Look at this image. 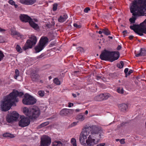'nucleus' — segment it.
<instances>
[{"label":"nucleus","instance_id":"nucleus-19","mask_svg":"<svg viewBox=\"0 0 146 146\" xmlns=\"http://www.w3.org/2000/svg\"><path fill=\"white\" fill-rule=\"evenodd\" d=\"M118 107L121 111L125 112L128 106L126 104H122L119 105Z\"/></svg>","mask_w":146,"mask_h":146},{"label":"nucleus","instance_id":"nucleus-22","mask_svg":"<svg viewBox=\"0 0 146 146\" xmlns=\"http://www.w3.org/2000/svg\"><path fill=\"white\" fill-rule=\"evenodd\" d=\"M40 146H46V135H43L41 138Z\"/></svg>","mask_w":146,"mask_h":146},{"label":"nucleus","instance_id":"nucleus-64","mask_svg":"<svg viewBox=\"0 0 146 146\" xmlns=\"http://www.w3.org/2000/svg\"><path fill=\"white\" fill-rule=\"evenodd\" d=\"M5 30L4 29H2L0 27V32H1L3 31H5Z\"/></svg>","mask_w":146,"mask_h":146},{"label":"nucleus","instance_id":"nucleus-40","mask_svg":"<svg viewBox=\"0 0 146 146\" xmlns=\"http://www.w3.org/2000/svg\"><path fill=\"white\" fill-rule=\"evenodd\" d=\"M15 75L14 77L15 79H17V78L19 75V70L18 69H16L15 71Z\"/></svg>","mask_w":146,"mask_h":146},{"label":"nucleus","instance_id":"nucleus-41","mask_svg":"<svg viewBox=\"0 0 146 146\" xmlns=\"http://www.w3.org/2000/svg\"><path fill=\"white\" fill-rule=\"evenodd\" d=\"M77 51L78 52H84V49L81 47H78L77 48Z\"/></svg>","mask_w":146,"mask_h":146},{"label":"nucleus","instance_id":"nucleus-37","mask_svg":"<svg viewBox=\"0 0 146 146\" xmlns=\"http://www.w3.org/2000/svg\"><path fill=\"white\" fill-rule=\"evenodd\" d=\"M38 95L41 97H43L44 95V92L42 90H40L38 92Z\"/></svg>","mask_w":146,"mask_h":146},{"label":"nucleus","instance_id":"nucleus-28","mask_svg":"<svg viewBox=\"0 0 146 146\" xmlns=\"http://www.w3.org/2000/svg\"><path fill=\"white\" fill-rule=\"evenodd\" d=\"M77 118L79 121H82L85 119V116L82 114H80L77 116Z\"/></svg>","mask_w":146,"mask_h":146},{"label":"nucleus","instance_id":"nucleus-13","mask_svg":"<svg viewBox=\"0 0 146 146\" xmlns=\"http://www.w3.org/2000/svg\"><path fill=\"white\" fill-rule=\"evenodd\" d=\"M83 130L79 137V141L81 144H83L84 143L85 139H87V136L89 135L86 131L84 130V128Z\"/></svg>","mask_w":146,"mask_h":146},{"label":"nucleus","instance_id":"nucleus-62","mask_svg":"<svg viewBox=\"0 0 146 146\" xmlns=\"http://www.w3.org/2000/svg\"><path fill=\"white\" fill-rule=\"evenodd\" d=\"M121 46L120 45H119L117 47V49L118 50H119L120 49H121Z\"/></svg>","mask_w":146,"mask_h":146},{"label":"nucleus","instance_id":"nucleus-21","mask_svg":"<svg viewBox=\"0 0 146 146\" xmlns=\"http://www.w3.org/2000/svg\"><path fill=\"white\" fill-rule=\"evenodd\" d=\"M29 23L31 27L35 29L36 30L38 29V25L34 22L32 21V19L29 21Z\"/></svg>","mask_w":146,"mask_h":146},{"label":"nucleus","instance_id":"nucleus-29","mask_svg":"<svg viewBox=\"0 0 146 146\" xmlns=\"http://www.w3.org/2000/svg\"><path fill=\"white\" fill-rule=\"evenodd\" d=\"M103 33L107 36L111 35L110 32L107 28L103 29Z\"/></svg>","mask_w":146,"mask_h":146},{"label":"nucleus","instance_id":"nucleus-9","mask_svg":"<svg viewBox=\"0 0 146 146\" xmlns=\"http://www.w3.org/2000/svg\"><path fill=\"white\" fill-rule=\"evenodd\" d=\"M24 94L23 92H19L16 90H14L13 91L11 92L8 96L15 103L16 102H18L19 101L18 99L17 98V96L21 97Z\"/></svg>","mask_w":146,"mask_h":146},{"label":"nucleus","instance_id":"nucleus-33","mask_svg":"<svg viewBox=\"0 0 146 146\" xmlns=\"http://www.w3.org/2000/svg\"><path fill=\"white\" fill-rule=\"evenodd\" d=\"M36 0H28V5H31L36 2Z\"/></svg>","mask_w":146,"mask_h":146},{"label":"nucleus","instance_id":"nucleus-58","mask_svg":"<svg viewBox=\"0 0 146 146\" xmlns=\"http://www.w3.org/2000/svg\"><path fill=\"white\" fill-rule=\"evenodd\" d=\"M74 105V104L73 103H68V107H71L72 106H73Z\"/></svg>","mask_w":146,"mask_h":146},{"label":"nucleus","instance_id":"nucleus-26","mask_svg":"<svg viewBox=\"0 0 146 146\" xmlns=\"http://www.w3.org/2000/svg\"><path fill=\"white\" fill-rule=\"evenodd\" d=\"M62 144L60 141H55L52 143V146H62Z\"/></svg>","mask_w":146,"mask_h":146},{"label":"nucleus","instance_id":"nucleus-31","mask_svg":"<svg viewBox=\"0 0 146 146\" xmlns=\"http://www.w3.org/2000/svg\"><path fill=\"white\" fill-rule=\"evenodd\" d=\"M11 35H17L18 36L20 35V33L14 30H11Z\"/></svg>","mask_w":146,"mask_h":146},{"label":"nucleus","instance_id":"nucleus-36","mask_svg":"<svg viewBox=\"0 0 146 146\" xmlns=\"http://www.w3.org/2000/svg\"><path fill=\"white\" fill-rule=\"evenodd\" d=\"M117 66L120 68H122L124 66V63L123 61H121L117 65Z\"/></svg>","mask_w":146,"mask_h":146},{"label":"nucleus","instance_id":"nucleus-1","mask_svg":"<svg viewBox=\"0 0 146 146\" xmlns=\"http://www.w3.org/2000/svg\"><path fill=\"white\" fill-rule=\"evenodd\" d=\"M130 10L133 15L129 19L131 24L135 23L137 17L146 16V0H134L131 4Z\"/></svg>","mask_w":146,"mask_h":146},{"label":"nucleus","instance_id":"nucleus-56","mask_svg":"<svg viewBox=\"0 0 146 146\" xmlns=\"http://www.w3.org/2000/svg\"><path fill=\"white\" fill-rule=\"evenodd\" d=\"M52 125H50L46 127V129H51L52 127Z\"/></svg>","mask_w":146,"mask_h":146},{"label":"nucleus","instance_id":"nucleus-6","mask_svg":"<svg viewBox=\"0 0 146 146\" xmlns=\"http://www.w3.org/2000/svg\"><path fill=\"white\" fill-rule=\"evenodd\" d=\"M37 41V39L36 36H31L29 38V39H28L23 47V48L25 50L29 48H32L33 46L35 45Z\"/></svg>","mask_w":146,"mask_h":146},{"label":"nucleus","instance_id":"nucleus-11","mask_svg":"<svg viewBox=\"0 0 146 146\" xmlns=\"http://www.w3.org/2000/svg\"><path fill=\"white\" fill-rule=\"evenodd\" d=\"M30 123V121L29 118L24 117H21V120L19 121V126L24 127L28 126Z\"/></svg>","mask_w":146,"mask_h":146},{"label":"nucleus","instance_id":"nucleus-3","mask_svg":"<svg viewBox=\"0 0 146 146\" xmlns=\"http://www.w3.org/2000/svg\"><path fill=\"white\" fill-rule=\"evenodd\" d=\"M119 56V53L118 51L111 52L104 50L102 52L100 58L102 60L112 62L118 59Z\"/></svg>","mask_w":146,"mask_h":146},{"label":"nucleus","instance_id":"nucleus-46","mask_svg":"<svg viewBox=\"0 0 146 146\" xmlns=\"http://www.w3.org/2000/svg\"><path fill=\"white\" fill-rule=\"evenodd\" d=\"M58 5L56 3H55L53 4V11H56L57 9Z\"/></svg>","mask_w":146,"mask_h":146},{"label":"nucleus","instance_id":"nucleus-32","mask_svg":"<svg viewBox=\"0 0 146 146\" xmlns=\"http://www.w3.org/2000/svg\"><path fill=\"white\" fill-rule=\"evenodd\" d=\"M54 82L57 85H60V82L59 79L57 78H55L53 80Z\"/></svg>","mask_w":146,"mask_h":146},{"label":"nucleus","instance_id":"nucleus-25","mask_svg":"<svg viewBox=\"0 0 146 146\" xmlns=\"http://www.w3.org/2000/svg\"><path fill=\"white\" fill-rule=\"evenodd\" d=\"M3 136L4 137H9L11 138H13L15 137L13 134L8 133H4L3 134Z\"/></svg>","mask_w":146,"mask_h":146},{"label":"nucleus","instance_id":"nucleus-57","mask_svg":"<svg viewBox=\"0 0 146 146\" xmlns=\"http://www.w3.org/2000/svg\"><path fill=\"white\" fill-rule=\"evenodd\" d=\"M120 143L121 144H124L125 143L124 139H122L120 141Z\"/></svg>","mask_w":146,"mask_h":146},{"label":"nucleus","instance_id":"nucleus-51","mask_svg":"<svg viewBox=\"0 0 146 146\" xmlns=\"http://www.w3.org/2000/svg\"><path fill=\"white\" fill-rule=\"evenodd\" d=\"M46 122H44L41 124L39 126V128H40L46 126Z\"/></svg>","mask_w":146,"mask_h":146},{"label":"nucleus","instance_id":"nucleus-18","mask_svg":"<svg viewBox=\"0 0 146 146\" xmlns=\"http://www.w3.org/2000/svg\"><path fill=\"white\" fill-rule=\"evenodd\" d=\"M55 24V23L54 19L52 18L50 20V22H48L47 24H46V27L52 30L54 29Z\"/></svg>","mask_w":146,"mask_h":146},{"label":"nucleus","instance_id":"nucleus-38","mask_svg":"<svg viewBox=\"0 0 146 146\" xmlns=\"http://www.w3.org/2000/svg\"><path fill=\"white\" fill-rule=\"evenodd\" d=\"M19 2L22 4L28 5V0H20Z\"/></svg>","mask_w":146,"mask_h":146},{"label":"nucleus","instance_id":"nucleus-47","mask_svg":"<svg viewBox=\"0 0 146 146\" xmlns=\"http://www.w3.org/2000/svg\"><path fill=\"white\" fill-rule=\"evenodd\" d=\"M102 77V75L100 74L96 76V79L97 80H99L100 79H101Z\"/></svg>","mask_w":146,"mask_h":146},{"label":"nucleus","instance_id":"nucleus-7","mask_svg":"<svg viewBox=\"0 0 146 146\" xmlns=\"http://www.w3.org/2000/svg\"><path fill=\"white\" fill-rule=\"evenodd\" d=\"M36 100L35 98L28 93L25 94L24 98L22 100L24 104L29 105L35 104L36 103Z\"/></svg>","mask_w":146,"mask_h":146},{"label":"nucleus","instance_id":"nucleus-30","mask_svg":"<svg viewBox=\"0 0 146 146\" xmlns=\"http://www.w3.org/2000/svg\"><path fill=\"white\" fill-rule=\"evenodd\" d=\"M8 2L10 5H14L15 8H17L18 7V5L16 4L15 2L13 0H9Z\"/></svg>","mask_w":146,"mask_h":146},{"label":"nucleus","instance_id":"nucleus-60","mask_svg":"<svg viewBox=\"0 0 146 146\" xmlns=\"http://www.w3.org/2000/svg\"><path fill=\"white\" fill-rule=\"evenodd\" d=\"M133 72V70H130L129 72H128V73H127V74H128V75H130V74H131L132 73V72Z\"/></svg>","mask_w":146,"mask_h":146},{"label":"nucleus","instance_id":"nucleus-59","mask_svg":"<svg viewBox=\"0 0 146 146\" xmlns=\"http://www.w3.org/2000/svg\"><path fill=\"white\" fill-rule=\"evenodd\" d=\"M135 56L136 57H139V56H142V55L141 54V52H140V53H139L138 54H136L135 55Z\"/></svg>","mask_w":146,"mask_h":146},{"label":"nucleus","instance_id":"nucleus-54","mask_svg":"<svg viewBox=\"0 0 146 146\" xmlns=\"http://www.w3.org/2000/svg\"><path fill=\"white\" fill-rule=\"evenodd\" d=\"M105 145V143H100L97 145V146H104Z\"/></svg>","mask_w":146,"mask_h":146},{"label":"nucleus","instance_id":"nucleus-52","mask_svg":"<svg viewBox=\"0 0 146 146\" xmlns=\"http://www.w3.org/2000/svg\"><path fill=\"white\" fill-rule=\"evenodd\" d=\"M36 70H34V71H32L31 72V75H36L37 74H36Z\"/></svg>","mask_w":146,"mask_h":146},{"label":"nucleus","instance_id":"nucleus-4","mask_svg":"<svg viewBox=\"0 0 146 146\" xmlns=\"http://www.w3.org/2000/svg\"><path fill=\"white\" fill-rule=\"evenodd\" d=\"M23 110L24 113L31 119L37 118L40 114L39 109L36 106H33L30 110L27 108H24Z\"/></svg>","mask_w":146,"mask_h":146},{"label":"nucleus","instance_id":"nucleus-16","mask_svg":"<svg viewBox=\"0 0 146 146\" xmlns=\"http://www.w3.org/2000/svg\"><path fill=\"white\" fill-rule=\"evenodd\" d=\"M93 138L90 135H89L88 139L86 140V142L88 146H91L94 145L96 143H95L94 139H92Z\"/></svg>","mask_w":146,"mask_h":146},{"label":"nucleus","instance_id":"nucleus-24","mask_svg":"<svg viewBox=\"0 0 146 146\" xmlns=\"http://www.w3.org/2000/svg\"><path fill=\"white\" fill-rule=\"evenodd\" d=\"M6 120L7 122L9 123H10L13 122L14 121H15L12 117L11 116L10 114L8 115L7 116Z\"/></svg>","mask_w":146,"mask_h":146},{"label":"nucleus","instance_id":"nucleus-55","mask_svg":"<svg viewBox=\"0 0 146 146\" xmlns=\"http://www.w3.org/2000/svg\"><path fill=\"white\" fill-rule=\"evenodd\" d=\"M77 124V123L76 122H74L71 124L70 126L71 127H73V126L76 125Z\"/></svg>","mask_w":146,"mask_h":146},{"label":"nucleus","instance_id":"nucleus-44","mask_svg":"<svg viewBox=\"0 0 146 146\" xmlns=\"http://www.w3.org/2000/svg\"><path fill=\"white\" fill-rule=\"evenodd\" d=\"M141 52L142 56H144L146 55V49H143L141 48Z\"/></svg>","mask_w":146,"mask_h":146},{"label":"nucleus","instance_id":"nucleus-20","mask_svg":"<svg viewBox=\"0 0 146 146\" xmlns=\"http://www.w3.org/2000/svg\"><path fill=\"white\" fill-rule=\"evenodd\" d=\"M10 115L15 121H17L19 117V114L16 111H13Z\"/></svg>","mask_w":146,"mask_h":146},{"label":"nucleus","instance_id":"nucleus-10","mask_svg":"<svg viewBox=\"0 0 146 146\" xmlns=\"http://www.w3.org/2000/svg\"><path fill=\"white\" fill-rule=\"evenodd\" d=\"M46 44V36H42L40 39L39 43L35 47V49L36 53L41 51Z\"/></svg>","mask_w":146,"mask_h":146},{"label":"nucleus","instance_id":"nucleus-5","mask_svg":"<svg viewBox=\"0 0 146 146\" xmlns=\"http://www.w3.org/2000/svg\"><path fill=\"white\" fill-rule=\"evenodd\" d=\"M8 95L4 98L1 105V110L3 111H6L9 110L13 105L16 106L15 103Z\"/></svg>","mask_w":146,"mask_h":146},{"label":"nucleus","instance_id":"nucleus-8","mask_svg":"<svg viewBox=\"0 0 146 146\" xmlns=\"http://www.w3.org/2000/svg\"><path fill=\"white\" fill-rule=\"evenodd\" d=\"M130 28L133 31L134 30H136L138 32L146 34V19L140 24V26L138 25H134L133 26H130Z\"/></svg>","mask_w":146,"mask_h":146},{"label":"nucleus","instance_id":"nucleus-53","mask_svg":"<svg viewBox=\"0 0 146 146\" xmlns=\"http://www.w3.org/2000/svg\"><path fill=\"white\" fill-rule=\"evenodd\" d=\"M62 18H64V19H65L66 20V19L67 18L68 16L64 14L63 16H62Z\"/></svg>","mask_w":146,"mask_h":146},{"label":"nucleus","instance_id":"nucleus-39","mask_svg":"<svg viewBox=\"0 0 146 146\" xmlns=\"http://www.w3.org/2000/svg\"><path fill=\"white\" fill-rule=\"evenodd\" d=\"M117 91V92L120 94H123L124 92V90L122 88H118Z\"/></svg>","mask_w":146,"mask_h":146},{"label":"nucleus","instance_id":"nucleus-43","mask_svg":"<svg viewBox=\"0 0 146 146\" xmlns=\"http://www.w3.org/2000/svg\"><path fill=\"white\" fill-rule=\"evenodd\" d=\"M65 21L64 18H62V16H60L58 19V21L60 22H63Z\"/></svg>","mask_w":146,"mask_h":146},{"label":"nucleus","instance_id":"nucleus-50","mask_svg":"<svg viewBox=\"0 0 146 146\" xmlns=\"http://www.w3.org/2000/svg\"><path fill=\"white\" fill-rule=\"evenodd\" d=\"M56 44V43L54 42H52L49 45V46L50 47H51L55 45Z\"/></svg>","mask_w":146,"mask_h":146},{"label":"nucleus","instance_id":"nucleus-17","mask_svg":"<svg viewBox=\"0 0 146 146\" xmlns=\"http://www.w3.org/2000/svg\"><path fill=\"white\" fill-rule=\"evenodd\" d=\"M55 33L52 31H51L48 34V37H46V44L49 42L54 39Z\"/></svg>","mask_w":146,"mask_h":146},{"label":"nucleus","instance_id":"nucleus-15","mask_svg":"<svg viewBox=\"0 0 146 146\" xmlns=\"http://www.w3.org/2000/svg\"><path fill=\"white\" fill-rule=\"evenodd\" d=\"M20 20L22 22H29L32 19L27 15L21 14L19 16Z\"/></svg>","mask_w":146,"mask_h":146},{"label":"nucleus","instance_id":"nucleus-27","mask_svg":"<svg viewBox=\"0 0 146 146\" xmlns=\"http://www.w3.org/2000/svg\"><path fill=\"white\" fill-rule=\"evenodd\" d=\"M51 140L50 137L46 135V146H48L51 143Z\"/></svg>","mask_w":146,"mask_h":146},{"label":"nucleus","instance_id":"nucleus-2","mask_svg":"<svg viewBox=\"0 0 146 146\" xmlns=\"http://www.w3.org/2000/svg\"><path fill=\"white\" fill-rule=\"evenodd\" d=\"M89 135L90 132L91 134L90 135L93 138H95L97 140V142H99L100 138L103 136L102 134V131L101 127L96 125H92L91 126L86 125L84 127Z\"/></svg>","mask_w":146,"mask_h":146},{"label":"nucleus","instance_id":"nucleus-61","mask_svg":"<svg viewBox=\"0 0 146 146\" xmlns=\"http://www.w3.org/2000/svg\"><path fill=\"white\" fill-rule=\"evenodd\" d=\"M128 71V68H126L124 70V72H125V74L127 73Z\"/></svg>","mask_w":146,"mask_h":146},{"label":"nucleus","instance_id":"nucleus-42","mask_svg":"<svg viewBox=\"0 0 146 146\" xmlns=\"http://www.w3.org/2000/svg\"><path fill=\"white\" fill-rule=\"evenodd\" d=\"M5 56L3 52L1 50H0V61L2 60Z\"/></svg>","mask_w":146,"mask_h":146},{"label":"nucleus","instance_id":"nucleus-23","mask_svg":"<svg viewBox=\"0 0 146 146\" xmlns=\"http://www.w3.org/2000/svg\"><path fill=\"white\" fill-rule=\"evenodd\" d=\"M40 76L38 74L32 75H31V77L33 81H37L38 80Z\"/></svg>","mask_w":146,"mask_h":146},{"label":"nucleus","instance_id":"nucleus-12","mask_svg":"<svg viewBox=\"0 0 146 146\" xmlns=\"http://www.w3.org/2000/svg\"><path fill=\"white\" fill-rule=\"evenodd\" d=\"M110 96V94L108 93L100 94L95 97L94 99L96 101H101L107 99Z\"/></svg>","mask_w":146,"mask_h":146},{"label":"nucleus","instance_id":"nucleus-45","mask_svg":"<svg viewBox=\"0 0 146 146\" xmlns=\"http://www.w3.org/2000/svg\"><path fill=\"white\" fill-rule=\"evenodd\" d=\"M134 31L135 33L140 36L143 35V33L138 32V31H136V30H134Z\"/></svg>","mask_w":146,"mask_h":146},{"label":"nucleus","instance_id":"nucleus-35","mask_svg":"<svg viewBox=\"0 0 146 146\" xmlns=\"http://www.w3.org/2000/svg\"><path fill=\"white\" fill-rule=\"evenodd\" d=\"M71 142L73 146H77L76 140L75 138H72L71 139Z\"/></svg>","mask_w":146,"mask_h":146},{"label":"nucleus","instance_id":"nucleus-48","mask_svg":"<svg viewBox=\"0 0 146 146\" xmlns=\"http://www.w3.org/2000/svg\"><path fill=\"white\" fill-rule=\"evenodd\" d=\"M73 25L74 27H76L77 28H80L81 27V25H78V24L76 23H74Z\"/></svg>","mask_w":146,"mask_h":146},{"label":"nucleus","instance_id":"nucleus-14","mask_svg":"<svg viewBox=\"0 0 146 146\" xmlns=\"http://www.w3.org/2000/svg\"><path fill=\"white\" fill-rule=\"evenodd\" d=\"M73 110L64 108L60 112V115L62 116H67L69 114L72 113L73 112Z\"/></svg>","mask_w":146,"mask_h":146},{"label":"nucleus","instance_id":"nucleus-63","mask_svg":"<svg viewBox=\"0 0 146 146\" xmlns=\"http://www.w3.org/2000/svg\"><path fill=\"white\" fill-rule=\"evenodd\" d=\"M3 41V37L2 36H0V43L2 42Z\"/></svg>","mask_w":146,"mask_h":146},{"label":"nucleus","instance_id":"nucleus-34","mask_svg":"<svg viewBox=\"0 0 146 146\" xmlns=\"http://www.w3.org/2000/svg\"><path fill=\"white\" fill-rule=\"evenodd\" d=\"M16 49L18 52L20 53L22 52V49H21V47L18 44L17 45L16 47Z\"/></svg>","mask_w":146,"mask_h":146},{"label":"nucleus","instance_id":"nucleus-49","mask_svg":"<svg viewBox=\"0 0 146 146\" xmlns=\"http://www.w3.org/2000/svg\"><path fill=\"white\" fill-rule=\"evenodd\" d=\"M90 10V9L89 7H86L84 9V11L86 13L88 12Z\"/></svg>","mask_w":146,"mask_h":146}]
</instances>
